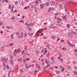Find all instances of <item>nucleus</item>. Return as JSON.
<instances>
[{"label":"nucleus","instance_id":"obj_16","mask_svg":"<svg viewBox=\"0 0 77 77\" xmlns=\"http://www.w3.org/2000/svg\"><path fill=\"white\" fill-rule=\"evenodd\" d=\"M55 72L56 73V74H59V71L57 70L55 71Z\"/></svg>","mask_w":77,"mask_h":77},{"label":"nucleus","instance_id":"obj_49","mask_svg":"<svg viewBox=\"0 0 77 77\" xmlns=\"http://www.w3.org/2000/svg\"><path fill=\"white\" fill-rule=\"evenodd\" d=\"M25 25H26V26H28L29 24L28 23H27L26 22L25 23Z\"/></svg>","mask_w":77,"mask_h":77},{"label":"nucleus","instance_id":"obj_44","mask_svg":"<svg viewBox=\"0 0 77 77\" xmlns=\"http://www.w3.org/2000/svg\"><path fill=\"white\" fill-rule=\"evenodd\" d=\"M61 42H64V40L61 39Z\"/></svg>","mask_w":77,"mask_h":77},{"label":"nucleus","instance_id":"obj_51","mask_svg":"<svg viewBox=\"0 0 77 77\" xmlns=\"http://www.w3.org/2000/svg\"><path fill=\"white\" fill-rule=\"evenodd\" d=\"M62 69L63 71H64V70H65V68L64 67H63Z\"/></svg>","mask_w":77,"mask_h":77},{"label":"nucleus","instance_id":"obj_3","mask_svg":"<svg viewBox=\"0 0 77 77\" xmlns=\"http://www.w3.org/2000/svg\"><path fill=\"white\" fill-rule=\"evenodd\" d=\"M36 66L37 68H38L39 69H40V70L41 69V67L40 66H39V64H38V63H36Z\"/></svg>","mask_w":77,"mask_h":77},{"label":"nucleus","instance_id":"obj_50","mask_svg":"<svg viewBox=\"0 0 77 77\" xmlns=\"http://www.w3.org/2000/svg\"><path fill=\"white\" fill-rule=\"evenodd\" d=\"M3 24V22H1L0 23V26H2V25Z\"/></svg>","mask_w":77,"mask_h":77},{"label":"nucleus","instance_id":"obj_10","mask_svg":"<svg viewBox=\"0 0 77 77\" xmlns=\"http://www.w3.org/2000/svg\"><path fill=\"white\" fill-rule=\"evenodd\" d=\"M8 45L9 46H12L13 45H14V43H11Z\"/></svg>","mask_w":77,"mask_h":77},{"label":"nucleus","instance_id":"obj_60","mask_svg":"<svg viewBox=\"0 0 77 77\" xmlns=\"http://www.w3.org/2000/svg\"><path fill=\"white\" fill-rule=\"evenodd\" d=\"M61 18H57V20H60Z\"/></svg>","mask_w":77,"mask_h":77},{"label":"nucleus","instance_id":"obj_26","mask_svg":"<svg viewBox=\"0 0 77 77\" xmlns=\"http://www.w3.org/2000/svg\"><path fill=\"white\" fill-rule=\"evenodd\" d=\"M18 62H20H20H22V60H21V58H19L18 59Z\"/></svg>","mask_w":77,"mask_h":77},{"label":"nucleus","instance_id":"obj_15","mask_svg":"<svg viewBox=\"0 0 77 77\" xmlns=\"http://www.w3.org/2000/svg\"><path fill=\"white\" fill-rule=\"evenodd\" d=\"M14 5H13L12 7V10H11V12H15V11H13V9H14Z\"/></svg>","mask_w":77,"mask_h":77},{"label":"nucleus","instance_id":"obj_38","mask_svg":"<svg viewBox=\"0 0 77 77\" xmlns=\"http://www.w3.org/2000/svg\"><path fill=\"white\" fill-rule=\"evenodd\" d=\"M13 35H14V34L11 35V38L12 39H13Z\"/></svg>","mask_w":77,"mask_h":77},{"label":"nucleus","instance_id":"obj_29","mask_svg":"<svg viewBox=\"0 0 77 77\" xmlns=\"http://www.w3.org/2000/svg\"><path fill=\"white\" fill-rule=\"evenodd\" d=\"M74 73L75 75H77V72L76 71H74Z\"/></svg>","mask_w":77,"mask_h":77},{"label":"nucleus","instance_id":"obj_9","mask_svg":"<svg viewBox=\"0 0 77 77\" xmlns=\"http://www.w3.org/2000/svg\"><path fill=\"white\" fill-rule=\"evenodd\" d=\"M18 37V38H19L20 39H21V38H22V36H21V35H18L17 36Z\"/></svg>","mask_w":77,"mask_h":77},{"label":"nucleus","instance_id":"obj_39","mask_svg":"<svg viewBox=\"0 0 77 77\" xmlns=\"http://www.w3.org/2000/svg\"><path fill=\"white\" fill-rule=\"evenodd\" d=\"M25 52V51L23 50L22 51V54H24V52Z\"/></svg>","mask_w":77,"mask_h":77},{"label":"nucleus","instance_id":"obj_28","mask_svg":"<svg viewBox=\"0 0 77 77\" xmlns=\"http://www.w3.org/2000/svg\"><path fill=\"white\" fill-rule=\"evenodd\" d=\"M13 55L14 56H15L17 55V53L16 52H14L13 53Z\"/></svg>","mask_w":77,"mask_h":77},{"label":"nucleus","instance_id":"obj_54","mask_svg":"<svg viewBox=\"0 0 77 77\" xmlns=\"http://www.w3.org/2000/svg\"><path fill=\"white\" fill-rule=\"evenodd\" d=\"M11 58V59H13V55H11V57H10Z\"/></svg>","mask_w":77,"mask_h":77},{"label":"nucleus","instance_id":"obj_8","mask_svg":"<svg viewBox=\"0 0 77 77\" xmlns=\"http://www.w3.org/2000/svg\"><path fill=\"white\" fill-rule=\"evenodd\" d=\"M72 33L74 35H75V36H76V35H77V33L76 32H74V31H72Z\"/></svg>","mask_w":77,"mask_h":77},{"label":"nucleus","instance_id":"obj_52","mask_svg":"<svg viewBox=\"0 0 77 77\" xmlns=\"http://www.w3.org/2000/svg\"><path fill=\"white\" fill-rule=\"evenodd\" d=\"M11 5H9V9H11Z\"/></svg>","mask_w":77,"mask_h":77},{"label":"nucleus","instance_id":"obj_25","mask_svg":"<svg viewBox=\"0 0 77 77\" xmlns=\"http://www.w3.org/2000/svg\"><path fill=\"white\" fill-rule=\"evenodd\" d=\"M63 18L64 19H66V16H64L63 17Z\"/></svg>","mask_w":77,"mask_h":77},{"label":"nucleus","instance_id":"obj_13","mask_svg":"<svg viewBox=\"0 0 77 77\" xmlns=\"http://www.w3.org/2000/svg\"><path fill=\"white\" fill-rule=\"evenodd\" d=\"M45 62L46 63H47V64H48V63H49V61L47 59L45 61Z\"/></svg>","mask_w":77,"mask_h":77},{"label":"nucleus","instance_id":"obj_12","mask_svg":"<svg viewBox=\"0 0 77 77\" xmlns=\"http://www.w3.org/2000/svg\"><path fill=\"white\" fill-rule=\"evenodd\" d=\"M45 5L46 6H49V3L46 2V3H45Z\"/></svg>","mask_w":77,"mask_h":77},{"label":"nucleus","instance_id":"obj_23","mask_svg":"<svg viewBox=\"0 0 77 77\" xmlns=\"http://www.w3.org/2000/svg\"><path fill=\"white\" fill-rule=\"evenodd\" d=\"M15 17H14V16H12V17L11 18L12 20H15Z\"/></svg>","mask_w":77,"mask_h":77},{"label":"nucleus","instance_id":"obj_2","mask_svg":"<svg viewBox=\"0 0 77 77\" xmlns=\"http://www.w3.org/2000/svg\"><path fill=\"white\" fill-rule=\"evenodd\" d=\"M8 59H7L6 58V57H4L3 58V60H2V62H4V61H5V62H7V61H8Z\"/></svg>","mask_w":77,"mask_h":77},{"label":"nucleus","instance_id":"obj_58","mask_svg":"<svg viewBox=\"0 0 77 77\" xmlns=\"http://www.w3.org/2000/svg\"><path fill=\"white\" fill-rule=\"evenodd\" d=\"M7 29H11V28L9 27L8 26H7Z\"/></svg>","mask_w":77,"mask_h":77},{"label":"nucleus","instance_id":"obj_19","mask_svg":"<svg viewBox=\"0 0 77 77\" xmlns=\"http://www.w3.org/2000/svg\"><path fill=\"white\" fill-rule=\"evenodd\" d=\"M50 28H51V29H53V28H57L56 26H50Z\"/></svg>","mask_w":77,"mask_h":77},{"label":"nucleus","instance_id":"obj_31","mask_svg":"<svg viewBox=\"0 0 77 77\" xmlns=\"http://www.w3.org/2000/svg\"><path fill=\"white\" fill-rule=\"evenodd\" d=\"M21 4H22V5H24V2H22Z\"/></svg>","mask_w":77,"mask_h":77},{"label":"nucleus","instance_id":"obj_14","mask_svg":"<svg viewBox=\"0 0 77 77\" xmlns=\"http://www.w3.org/2000/svg\"><path fill=\"white\" fill-rule=\"evenodd\" d=\"M51 38H52V39H56V37L55 36H52L51 37Z\"/></svg>","mask_w":77,"mask_h":77},{"label":"nucleus","instance_id":"obj_17","mask_svg":"<svg viewBox=\"0 0 77 77\" xmlns=\"http://www.w3.org/2000/svg\"><path fill=\"white\" fill-rule=\"evenodd\" d=\"M70 47H75V45H74L71 44V45H70Z\"/></svg>","mask_w":77,"mask_h":77},{"label":"nucleus","instance_id":"obj_7","mask_svg":"<svg viewBox=\"0 0 77 77\" xmlns=\"http://www.w3.org/2000/svg\"><path fill=\"white\" fill-rule=\"evenodd\" d=\"M27 29H28L29 30V32H32V30L31 28H30V27L28 26L27 27Z\"/></svg>","mask_w":77,"mask_h":77},{"label":"nucleus","instance_id":"obj_20","mask_svg":"<svg viewBox=\"0 0 77 77\" xmlns=\"http://www.w3.org/2000/svg\"><path fill=\"white\" fill-rule=\"evenodd\" d=\"M28 35H30V36H32V35H33V33H31V34H30V33H28Z\"/></svg>","mask_w":77,"mask_h":77},{"label":"nucleus","instance_id":"obj_59","mask_svg":"<svg viewBox=\"0 0 77 77\" xmlns=\"http://www.w3.org/2000/svg\"><path fill=\"white\" fill-rule=\"evenodd\" d=\"M74 69H75V70H77V67H75Z\"/></svg>","mask_w":77,"mask_h":77},{"label":"nucleus","instance_id":"obj_37","mask_svg":"<svg viewBox=\"0 0 77 77\" xmlns=\"http://www.w3.org/2000/svg\"><path fill=\"white\" fill-rule=\"evenodd\" d=\"M60 60L61 62H63V59L61 58L60 59Z\"/></svg>","mask_w":77,"mask_h":77},{"label":"nucleus","instance_id":"obj_46","mask_svg":"<svg viewBox=\"0 0 77 77\" xmlns=\"http://www.w3.org/2000/svg\"><path fill=\"white\" fill-rule=\"evenodd\" d=\"M7 68L8 69H9V65H8L7 66Z\"/></svg>","mask_w":77,"mask_h":77},{"label":"nucleus","instance_id":"obj_56","mask_svg":"<svg viewBox=\"0 0 77 77\" xmlns=\"http://www.w3.org/2000/svg\"><path fill=\"white\" fill-rule=\"evenodd\" d=\"M4 1L5 2H6V3H8V0H5Z\"/></svg>","mask_w":77,"mask_h":77},{"label":"nucleus","instance_id":"obj_61","mask_svg":"<svg viewBox=\"0 0 77 77\" xmlns=\"http://www.w3.org/2000/svg\"><path fill=\"white\" fill-rule=\"evenodd\" d=\"M74 52H75V53H77V51L75 49V50H74Z\"/></svg>","mask_w":77,"mask_h":77},{"label":"nucleus","instance_id":"obj_1","mask_svg":"<svg viewBox=\"0 0 77 77\" xmlns=\"http://www.w3.org/2000/svg\"><path fill=\"white\" fill-rule=\"evenodd\" d=\"M36 3H35V2H33L32 3L31 5V8H35V6H36Z\"/></svg>","mask_w":77,"mask_h":77},{"label":"nucleus","instance_id":"obj_11","mask_svg":"<svg viewBox=\"0 0 77 77\" xmlns=\"http://www.w3.org/2000/svg\"><path fill=\"white\" fill-rule=\"evenodd\" d=\"M29 8V6H26L25 7H24L23 8V9L25 10V9H28Z\"/></svg>","mask_w":77,"mask_h":77},{"label":"nucleus","instance_id":"obj_64","mask_svg":"<svg viewBox=\"0 0 77 77\" xmlns=\"http://www.w3.org/2000/svg\"><path fill=\"white\" fill-rule=\"evenodd\" d=\"M29 59H30V58H28L26 60H27V61H28V60H29Z\"/></svg>","mask_w":77,"mask_h":77},{"label":"nucleus","instance_id":"obj_5","mask_svg":"<svg viewBox=\"0 0 77 77\" xmlns=\"http://www.w3.org/2000/svg\"><path fill=\"white\" fill-rule=\"evenodd\" d=\"M44 6V4H42V5H40V8L41 9H43Z\"/></svg>","mask_w":77,"mask_h":77},{"label":"nucleus","instance_id":"obj_45","mask_svg":"<svg viewBox=\"0 0 77 77\" xmlns=\"http://www.w3.org/2000/svg\"><path fill=\"white\" fill-rule=\"evenodd\" d=\"M20 71H21V72H22V73H24V71H23V70H21V69H20Z\"/></svg>","mask_w":77,"mask_h":77},{"label":"nucleus","instance_id":"obj_22","mask_svg":"<svg viewBox=\"0 0 77 77\" xmlns=\"http://www.w3.org/2000/svg\"><path fill=\"white\" fill-rule=\"evenodd\" d=\"M3 65L4 67L6 68V64H5V63H4Z\"/></svg>","mask_w":77,"mask_h":77},{"label":"nucleus","instance_id":"obj_63","mask_svg":"<svg viewBox=\"0 0 77 77\" xmlns=\"http://www.w3.org/2000/svg\"><path fill=\"white\" fill-rule=\"evenodd\" d=\"M24 36H27V35L26 33H25L24 34Z\"/></svg>","mask_w":77,"mask_h":77},{"label":"nucleus","instance_id":"obj_42","mask_svg":"<svg viewBox=\"0 0 77 77\" xmlns=\"http://www.w3.org/2000/svg\"><path fill=\"white\" fill-rule=\"evenodd\" d=\"M15 5H18V1H16L15 2Z\"/></svg>","mask_w":77,"mask_h":77},{"label":"nucleus","instance_id":"obj_30","mask_svg":"<svg viewBox=\"0 0 77 77\" xmlns=\"http://www.w3.org/2000/svg\"><path fill=\"white\" fill-rule=\"evenodd\" d=\"M72 63H73V64H76V62H75V61H73Z\"/></svg>","mask_w":77,"mask_h":77},{"label":"nucleus","instance_id":"obj_4","mask_svg":"<svg viewBox=\"0 0 77 77\" xmlns=\"http://www.w3.org/2000/svg\"><path fill=\"white\" fill-rule=\"evenodd\" d=\"M68 36L69 37H72V36H73L72 34V33H71L70 32H69L68 33Z\"/></svg>","mask_w":77,"mask_h":77},{"label":"nucleus","instance_id":"obj_62","mask_svg":"<svg viewBox=\"0 0 77 77\" xmlns=\"http://www.w3.org/2000/svg\"><path fill=\"white\" fill-rule=\"evenodd\" d=\"M33 63H36V61L34 60L32 61Z\"/></svg>","mask_w":77,"mask_h":77},{"label":"nucleus","instance_id":"obj_48","mask_svg":"<svg viewBox=\"0 0 77 77\" xmlns=\"http://www.w3.org/2000/svg\"><path fill=\"white\" fill-rule=\"evenodd\" d=\"M47 47H48V48H50V45H47Z\"/></svg>","mask_w":77,"mask_h":77},{"label":"nucleus","instance_id":"obj_40","mask_svg":"<svg viewBox=\"0 0 77 77\" xmlns=\"http://www.w3.org/2000/svg\"><path fill=\"white\" fill-rule=\"evenodd\" d=\"M50 66V64H48L47 65V66H46V68L47 67H49V66Z\"/></svg>","mask_w":77,"mask_h":77},{"label":"nucleus","instance_id":"obj_36","mask_svg":"<svg viewBox=\"0 0 77 77\" xmlns=\"http://www.w3.org/2000/svg\"><path fill=\"white\" fill-rule=\"evenodd\" d=\"M39 52H38V51H35V53L36 54H38V53H39Z\"/></svg>","mask_w":77,"mask_h":77},{"label":"nucleus","instance_id":"obj_27","mask_svg":"<svg viewBox=\"0 0 77 77\" xmlns=\"http://www.w3.org/2000/svg\"><path fill=\"white\" fill-rule=\"evenodd\" d=\"M51 7L48 10V12H50V11H51Z\"/></svg>","mask_w":77,"mask_h":77},{"label":"nucleus","instance_id":"obj_21","mask_svg":"<svg viewBox=\"0 0 77 77\" xmlns=\"http://www.w3.org/2000/svg\"><path fill=\"white\" fill-rule=\"evenodd\" d=\"M55 5V2H52V4L51 6H54Z\"/></svg>","mask_w":77,"mask_h":77},{"label":"nucleus","instance_id":"obj_41","mask_svg":"<svg viewBox=\"0 0 77 77\" xmlns=\"http://www.w3.org/2000/svg\"><path fill=\"white\" fill-rule=\"evenodd\" d=\"M67 42H68V43L69 44V45H70L71 44V43H70L69 42V40H68V41H67Z\"/></svg>","mask_w":77,"mask_h":77},{"label":"nucleus","instance_id":"obj_43","mask_svg":"<svg viewBox=\"0 0 77 77\" xmlns=\"http://www.w3.org/2000/svg\"><path fill=\"white\" fill-rule=\"evenodd\" d=\"M11 63L12 65H14V63L13 62V61H11Z\"/></svg>","mask_w":77,"mask_h":77},{"label":"nucleus","instance_id":"obj_18","mask_svg":"<svg viewBox=\"0 0 77 77\" xmlns=\"http://www.w3.org/2000/svg\"><path fill=\"white\" fill-rule=\"evenodd\" d=\"M67 27H68V28H69L70 27V25L68 24L66 26Z\"/></svg>","mask_w":77,"mask_h":77},{"label":"nucleus","instance_id":"obj_57","mask_svg":"<svg viewBox=\"0 0 77 77\" xmlns=\"http://www.w3.org/2000/svg\"><path fill=\"white\" fill-rule=\"evenodd\" d=\"M53 59H54L53 57H52L51 58V60H53Z\"/></svg>","mask_w":77,"mask_h":77},{"label":"nucleus","instance_id":"obj_55","mask_svg":"<svg viewBox=\"0 0 77 77\" xmlns=\"http://www.w3.org/2000/svg\"><path fill=\"white\" fill-rule=\"evenodd\" d=\"M46 68H47V66H45L44 68V70H45V69H46Z\"/></svg>","mask_w":77,"mask_h":77},{"label":"nucleus","instance_id":"obj_24","mask_svg":"<svg viewBox=\"0 0 77 77\" xmlns=\"http://www.w3.org/2000/svg\"><path fill=\"white\" fill-rule=\"evenodd\" d=\"M42 29H40L38 31H37V32H36V34H37V33H38V32H40V31H42Z\"/></svg>","mask_w":77,"mask_h":77},{"label":"nucleus","instance_id":"obj_47","mask_svg":"<svg viewBox=\"0 0 77 77\" xmlns=\"http://www.w3.org/2000/svg\"><path fill=\"white\" fill-rule=\"evenodd\" d=\"M41 32H40L38 33V36H39L41 35Z\"/></svg>","mask_w":77,"mask_h":77},{"label":"nucleus","instance_id":"obj_35","mask_svg":"<svg viewBox=\"0 0 77 77\" xmlns=\"http://www.w3.org/2000/svg\"><path fill=\"white\" fill-rule=\"evenodd\" d=\"M63 50H66V48H64L62 49Z\"/></svg>","mask_w":77,"mask_h":77},{"label":"nucleus","instance_id":"obj_34","mask_svg":"<svg viewBox=\"0 0 77 77\" xmlns=\"http://www.w3.org/2000/svg\"><path fill=\"white\" fill-rule=\"evenodd\" d=\"M53 69V67H51L49 68V70H51V69Z\"/></svg>","mask_w":77,"mask_h":77},{"label":"nucleus","instance_id":"obj_32","mask_svg":"<svg viewBox=\"0 0 77 77\" xmlns=\"http://www.w3.org/2000/svg\"><path fill=\"white\" fill-rule=\"evenodd\" d=\"M19 33H20V32H16L15 33L16 35H18L19 34Z\"/></svg>","mask_w":77,"mask_h":77},{"label":"nucleus","instance_id":"obj_6","mask_svg":"<svg viewBox=\"0 0 77 77\" xmlns=\"http://www.w3.org/2000/svg\"><path fill=\"white\" fill-rule=\"evenodd\" d=\"M21 51V49H19L17 50L16 51V53H20V52Z\"/></svg>","mask_w":77,"mask_h":77},{"label":"nucleus","instance_id":"obj_53","mask_svg":"<svg viewBox=\"0 0 77 77\" xmlns=\"http://www.w3.org/2000/svg\"><path fill=\"white\" fill-rule=\"evenodd\" d=\"M36 3L37 4H38V1L37 0H36Z\"/></svg>","mask_w":77,"mask_h":77},{"label":"nucleus","instance_id":"obj_33","mask_svg":"<svg viewBox=\"0 0 77 77\" xmlns=\"http://www.w3.org/2000/svg\"><path fill=\"white\" fill-rule=\"evenodd\" d=\"M19 23H24V21H23V20H22L21 21H19Z\"/></svg>","mask_w":77,"mask_h":77}]
</instances>
